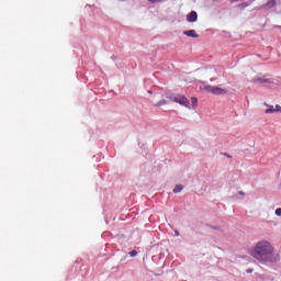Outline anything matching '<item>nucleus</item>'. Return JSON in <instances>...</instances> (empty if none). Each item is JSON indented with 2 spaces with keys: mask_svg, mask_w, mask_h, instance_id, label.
Segmentation results:
<instances>
[{
  "mask_svg": "<svg viewBox=\"0 0 281 281\" xmlns=\"http://www.w3.org/2000/svg\"><path fill=\"white\" fill-rule=\"evenodd\" d=\"M225 157H227L228 159H232V156L229 154H224Z\"/></svg>",
  "mask_w": 281,
  "mask_h": 281,
  "instance_id": "nucleus-18",
  "label": "nucleus"
},
{
  "mask_svg": "<svg viewBox=\"0 0 281 281\" xmlns=\"http://www.w3.org/2000/svg\"><path fill=\"white\" fill-rule=\"evenodd\" d=\"M207 227H210L211 229H221V226H218V225H215V226H213V225H207Z\"/></svg>",
  "mask_w": 281,
  "mask_h": 281,
  "instance_id": "nucleus-15",
  "label": "nucleus"
},
{
  "mask_svg": "<svg viewBox=\"0 0 281 281\" xmlns=\"http://www.w3.org/2000/svg\"><path fill=\"white\" fill-rule=\"evenodd\" d=\"M266 113L269 115L271 113H281V106L279 104L276 105V108L270 106L266 110Z\"/></svg>",
  "mask_w": 281,
  "mask_h": 281,
  "instance_id": "nucleus-6",
  "label": "nucleus"
},
{
  "mask_svg": "<svg viewBox=\"0 0 281 281\" xmlns=\"http://www.w3.org/2000/svg\"><path fill=\"white\" fill-rule=\"evenodd\" d=\"M274 5H276V0H270V1H268L265 5H263V8H266V9H271V8H274Z\"/></svg>",
  "mask_w": 281,
  "mask_h": 281,
  "instance_id": "nucleus-10",
  "label": "nucleus"
},
{
  "mask_svg": "<svg viewBox=\"0 0 281 281\" xmlns=\"http://www.w3.org/2000/svg\"><path fill=\"white\" fill-rule=\"evenodd\" d=\"M191 104L193 109H196V105L199 104V99H196V97H192Z\"/></svg>",
  "mask_w": 281,
  "mask_h": 281,
  "instance_id": "nucleus-11",
  "label": "nucleus"
},
{
  "mask_svg": "<svg viewBox=\"0 0 281 281\" xmlns=\"http://www.w3.org/2000/svg\"><path fill=\"white\" fill-rule=\"evenodd\" d=\"M251 82H254V85H265V83H268V85H273V81H271V79L267 78V76L265 77H256L251 80Z\"/></svg>",
  "mask_w": 281,
  "mask_h": 281,
  "instance_id": "nucleus-3",
  "label": "nucleus"
},
{
  "mask_svg": "<svg viewBox=\"0 0 281 281\" xmlns=\"http://www.w3.org/2000/svg\"><path fill=\"white\" fill-rule=\"evenodd\" d=\"M200 89L202 91H206L207 93H212L213 95H225L227 94V90L214 86H210L206 82H202L200 86Z\"/></svg>",
  "mask_w": 281,
  "mask_h": 281,
  "instance_id": "nucleus-2",
  "label": "nucleus"
},
{
  "mask_svg": "<svg viewBox=\"0 0 281 281\" xmlns=\"http://www.w3.org/2000/svg\"><path fill=\"white\" fill-rule=\"evenodd\" d=\"M248 5H250V3L243 2L241 4L238 5V8H240V10H245V8H248Z\"/></svg>",
  "mask_w": 281,
  "mask_h": 281,
  "instance_id": "nucleus-12",
  "label": "nucleus"
},
{
  "mask_svg": "<svg viewBox=\"0 0 281 281\" xmlns=\"http://www.w3.org/2000/svg\"><path fill=\"white\" fill-rule=\"evenodd\" d=\"M184 36H189L191 38H199V34H196L195 30H189L183 32Z\"/></svg>",
  "mask_w": 281,
  "mask_h": 281,
  "instance_id": "nucleus-7",
  "label": "nucleus"
},
{
  "mask_svg": "<svg viewBox=\"0 0 281 281\" xmlns=\"http://www.w3.org/2000/svg\"><path fill=\"white\" fill-rule=\"evenodd\" d=\"M183 190V184H176L173 188V194H179Z\"/></svg>",
  "mask_w": 281,
  "mask_h": 281,
  "instance_id": "nucleus-9",
  "label": "nucleus"
},
{
  "mask_svg": "<svg viewBox=\"0 0 281 281\" xmlns=\"http://www.w3.org/2000/svg\"><path fill=\"white\" fill-rule=\"evenodd\" d=\"M179 231H175V236H179Z\"/></svg>",
  "mask_w": 281,
  "mask_h": 281,
  "instance_id": "nucleus-19",
  "label": "nucleus"
},
{
  "mask_svg": "<svg viewBox=\"0 0 281 281\" xmlns=\"http://www.w3.org/2000/svg\"><path fill=\"white\" fill-rule=\"evenodd\" d=\"M214 80H215L214 78H211V82H214Z\"/></svg>",
  "mask_w": 281,
  "mask_h": 281,
  "instance_id": "nucleus-21",
  "label": "nucleus"
},
{
  "mask_svg": "<svg viewBox=\"0 0 281 281\" xmlns=\"http://www.w3.org/2000/svg\"><path fill=\"white\" fill-rule=\"evenodd\" d=\"M166 98H167V100H171V102H177V100H179V94L167 93Z\"/></svg>",
  "mask_w": 281,
  "mask_h": 281,
  "instance_id": "nucleus-8",
  "label": "nucleus"
},
{
  "mask_svg": "<svg viewBox=\"0 0 281 281\" xmlns=\"http://www.w3.org/2000/svg\"><path fill=\"white\" fill-rule=\"evenodd\" d=\"M130 256L131 258H135V256H137V250L130 251Z\"/></svg>",
  "mask_w": 281,
  "mask_h": 281,
  "instance_id": "nucleus-13",
  "label": "nucleus"
},
{
  "mask_svg": "<svg viewBox=\"0 0 281 281\" xmlns=\"http://www.w3.org/2000/svg\"><path fill=\"white\" fill-rule=\"evenodd\" d=\"M246 272L247 273H254V269H247Z\"/></svg>",
  "mask_w": 281,
  "mask_h": 281,
  "instance_id": "nucleus-17",
  "label": "nucleus"
},
{
  "mask_svg": "<svg viewBox=\"0 0 281 281\" xmlns=\"http://www.w3.org/2000/svg\"><path fill=\"white\" fill-rule=\"evenodd\" d=\"M198 20H199V14L196 13V11H191L187 15L188 23H196Z\"/></svg>",
  "mask_w": 281,
  "mask_h": 281,
  "instance_id": "nucleus-5",
  "label": "nucleus"
},
{
  "mask_svg": "<svg viewBox=\"0 0 281 281\" xmlns=\"http://www.w3.org/2000/svg\"><path fill=\"white\" fill-rule=\"evenodd\" d=\"M148 93H153V91L149 90Z\"/></svg>",
  "mask_w": 281,
  "mask_h": 281,
  "instance_id": "nucleus-22",
  "label": "nucleus"
},
{
  "mask_svg": "<svg viewBox=\"0 0 281 281\" xmlns=\"http://www.w3.org/2000/svg\"><path fill=\"white\" fill-rule=\"evenodd\" d=\"M164 104H166V100H160L156 106H164Z\"/></svg>",
  "mask_w": 281,
  "mask_h": 281,
  "instance_id": "nucleus-14",
  "label": "nucleus"
},
{
  "mask_svg": "<svg viewBox=\"0 0 281 281\" xmlns=\"http://www.w3.org/2000/svg\"><path fill=\"white\" fill-rule=\"evenodd\" d=\"M276 215H277V216H281V207H279V209L276 210Z\"/></svg>",
  "mask_w": 281,
  "mask_h": 281,
  "instance_id": "nucleus-16",
  "label": "nucleus"
},
{
  "mask_svg": "<svg viewBox=\"0 0 281 281\" xmlns=\"http://www.w3.org/2000/svg\"><path fill=\"white\" fill-rule=\"evenodd\" d=\"M239 194H241V195H243V194H245V192H243V191H239Z\"/></svg>",
  "mask_w": 281,
  "mask_h": 281,
  "instance_id": "nucleus-20",
  "label": "nucleus"
},
{
  "mask_svg": "<svg viewBox=\"0 0 281 281\" xmlns=\"http://www.w3.org/2000/svg\"><path fill=\"white\" fill-rule=\"evenodd\" d=\"M177 104H180L181 106H186V109H190V100L186 98V95L178 94V100L176 101Z\"/></svg>",
  "mask_w": 281,
  "mask_h": 281,
  "instance_id": "nucleus-4",
  "label": "nucleus"
},
{
  "mask_svg": "<svg viewBox=\"0 0 281 281\" xmlns=\"http://www.w3.org/2000/svg\"><path fill=\"white\" fill-rule=\"evenodd\" d=\"M250 256L261 265H273L280 260V255L276 252V247L269 240L258 241L250 251Z\"/></svg>",
  "mask_w": 281,
  "mask_h": 281,
  "instance_id": "nucleus-1",
  "label": "nucleus"
}]
</instances>
